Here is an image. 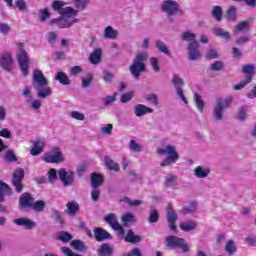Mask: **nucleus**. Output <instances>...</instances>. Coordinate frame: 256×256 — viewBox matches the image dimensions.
I'll use <instances>...</instances> for the list:
<instances>
[{
  "instance_id": "1",
  "label": "nucleus",
  "mask_w": 256,
  "mask_h": 256,
  "mask_svg": "<svg viewBox=\"0 0 256 256\" xmlns=\"http://www.w3.org/2000/svg\"><path fill=\"white\" fill-rule=\"evenodd\" d=\"M32 85L37 93V97L39 99H47V97H51L52 92L51 88L49 87V81L43 75L41 70H34L33 78H32Z\"/></svg>"
},
{
  "instance_id": "12",
  "label": "nucleus",
  "mask_w": 256,
  "mask_h": 256,
  "mask_svg": "<svg viewBox=\"0 0 256 256\" xmlns=\"http://www.w3.org/2000/svg\"><path fill=\"white\" fill-rule=\"evenodd\" d=\"M25 177V171L23 169H17L12 175V184L15 187L16 193L23 191V179Z\"/></svg>"
},
{
  "instance_id": "64",
  "label": "nucleus",
  "mask_w": 256,
  "mask_h": 256,
  "mask_svg": "<svg viewBox=\"0 0 256 256\" xmlns=\"http://www.w3.org/2000/svg\"><path fill=\"white\" fill-rule=\"evenodd\" d=\"M224 64L222 61H215L214 63H212L210 65V69L211 71H221V69H223Z\"/></svg>"
},
{
  "instance_id": "6",
  "label": "nucleus",
  "mask_w": 256,
  "mask_h": 256,
  "mask_svg": "<svg viewBox=\"0 0 256 256\" xmlns=\"http://www.w3.org/2000/svg\"><path fill=\"white\" fill-rule=\"evenodd\" d=\"M161 10L167 14L169 23H173L175 15H184L185 12L179 8V3L173 0H165L162 3Z\"/></svg>"
},
{
  "instance_id": "2",
  "label": "nucleus",
  "mask_w": 256,
  "mask_h": 256,
  "mask_svg": "<svg viewBox=\"0 0 256 256\" xmlns=\"http://www.w3.org/2000/svg\"><path fill=\"white\" fill-rule=\"evenodd\" d=\"M147 59H149V55L147 54V52H140L136 54L133 59L132 65H130L129 67V71L131 75H133V77L139 78L141 77L142 73H145L147 69V67L145 66Z\"/></svg>"
},
{
  "instance_id": "60",
  "label": "nucleus",
  "mask_w": 256,
  "mask_h": 256,
  "mask_svg": "<svg viewBox=\"0 0 256 256\" xmlns=\"http://www.w3.org/2000/svg\"><path fill=\"white\" fill-rule=\"evenodd\" d=\"M150 65H151L153 71H155V73H159V71H161V67L159 66V59H157L155 57H151Z\"/></svg>"
},
{
  "instance_id": "52",
  "label": "nucleus",
  "mask_w": 256,
  "mask_h": 256,
  "mask_svg": "<svg viewBox=\"0 0 256 256\" xmlns=\"http://www.w3.org/2000/svg\"><path fill=\"white\" fill-rule=\"evenodd\" d=\"M196 38H197V34L195 33H191L189 31H185L182 33V40L187 41L188 43H193V41H197L195 40Z\"/></svg>"
},
{
  "instance_id": "31",
  "label": "nucleus",
  "mask_w": 256,
  "mask_h": 256,
  "mask_svg": "<svg viewBox=\"0 0 256 256\" xmlns=\"http://www.w3.org/2000/svg\"><path fill=\"white\" fill-rule=\"evenodd\" d=\"M121 221L124 227H129V225H133V223H137V218L134 214L126 213L121 216Z\"/></svg>"
},
{
  "instance_id": "39",
  "label": "nucleus",
  "mask_w": 256,
  "mask_h": 256,
  "mask_svg": "<svg viewBox=\"0 0 256 256\" xmlns=\"http://www.w3.org/2000/svg\"><path fill=\"white\" fill-rule=\"evenodd\" d=\"M178 177L174 174H168L164 177V185L166 187H173L177 183Z\"/></svg>"
},
{
  "instance_id": "44",
  "label": "nucleus",
  "mask_w": 256,
  "mask_h": 256,
  "mask_svg": "<svg viewBox=\"0 0 256 256\" xmlns=\"http://www.w3.org/2000/svg\"><path fill=\"white\" fill-rule=\"evenodd\" d=\"M195 211H197V203H190L188 206L183 207L180 213H182V215H189L195 213Z\"/></svg>"
},
{
  "instance_id": "59",
  "label": "nucleus",
  "mask_w": 256,
  "mask_h": 256,
  "mask_svg": "<svg viewBox=\"0 0 256 256\" xmlns=\"http://www.w3.org/2000/svg\"><path fill=\"white\" fill-rule=\"evenodd\" d=\"M237 119L238 121H245V119H247V106H243L239 109Z\"/></svg>"
},
{
  "instance_id": "3",
  "label": "nucleus",
  "mask_w": 256,
  "mask_h": 256,
  "mask_svg": "<svg viewBox=\"0 0 256 256\" xmlns=\"http://www.w3.org/2000/svg\"><path fill=\"white\" fill-rule=\"evenodd\" d=\"M16 59L19 64L20 71L24 77L29 75V68L31 67V59L29 58V54L25 50V44H18V52L16 53Z\"/></svg>"
},
{
  "instance_id": "37",
  "label": "nucleus",
  "mask_w": 256,
  "mask_h": 256,
  "mask_svg": "<svg viewBox=\"0 0 256 256\" xmlns=\"http://www.w3.org/2000/svg\"><path fill=\"white\" fill-rule=\"evenodd\" d=\"M65 5H67V3L61 1V0H56L52 3V9H54V11H57V13H59L60 15H62L65 11Z\"/></svg>"
},
{
  "instance_id": "63",
  "label": "nucleus",
  "mask_w": 256,
  "mask_h": 256,
  "mask_svg": "<svg viewBox=\"0 0 256 256\" xmlns=\"http://www.w3.org/2000/svg\"><path fill=\"white\" fill-rule=\"evenodd\" d=\"M60 251H61V253H63V255H65V256H81V255H79V254H77V253H74L73 250H71V248L65 247V246H62V247L60 248Z\"/></svg>"
},
{
  "instance_id": "43",
  "label": "nucleus",
  "mask_w": 256,
  "mask_h": 256,
  "mask_svg": "<svg viewBox=\"0 0 256 256\" xmlns=\"http://www.w3.org/2000/svg\"><path fill=\"white\" fill-rule=\"evenodd\" d=\"M226 19L227 21H235V19H237V7L230 6L226 11Z\"/></svg>"
},
{
  "instance_id": "9",
  "label": "nucleus",
  "mask_w": 256,
  "mask_h": 256,
  "mask_svg": "<svg viewBox=\"0 0 256 256\" xmlns=\"http://www.w3.org/2000/svg\"><path fill=\"white\" fill-rule=\"evenodd\" d=\"M58 177L63 187H71L75 184V172H73V170L61 168L58 170Z\"/></svg>"
},
{
  "instance_id": "25",
  "label": "nucleus",
  "mask_w": 256,
  "mask_h": 256,
  "mask_svg": "<svg viewBox=\"0 0 256 256\" xmlns=\"http://www.w3.org/2000/svg\"><path fill=\"white\" fill-rule=\"evenodd\" d=\"M134 113L136 117H143V115L153 113V108H149L143 104H138L134 107Z\"/></svg>"
},
{
  "instance_id": "36",
  "label": "nucleus",
  "mask_w": 256,
  "mask_h": 256,
  "mask_svg": "<svg viewBox=\"0 0 256 256\" xmlns=\"http://www.w3.org/2000/svg\"><path fill=\"white\" fill-rule=\"evenodd\" d=\"M118 35H119V33L117 32V30L113 29V27H111V26H107L104 29V38L105 39H117Z\"/></svg>"
},
{
  "instance_id": "22",
  "label": "nucleus",
  "mask_w": 256,
  "mask_h": 256,
  "mask_svg": "<svg viewBox=\"0 0 256 256\" xmlns=\"http://www.w3.org/2000/svg\"><path fill=\"white\" fill-rule=\"evenodd\" d=\"M34 200L35 198H33L31 194L23 193L22 196L20 197L19 205L24 209H31Z\"/></svg>"
},
{
  "instance_id": "50",
  "label": "nucleus",
  "mask_w": 256,
  "mask_h": 256,
  "mask_svg": "<svg viewBox=\"0 0 256 256\" xmlns=\"http://www.w3.org/2000/svg\"><path fill=\"white\" fill-rule=\"evenodd\" d=\"M129 149L134 153H141V151H143V146L137 143V141L131 139L129 142Z\"/></svg>"
},
{
  "instance_id": "27",
  "label": "nucleus",
  "mask_w": 256,
  "mask_h": 256,
  "mask_svg": "<svg viewBox=\"0 0 256 256\" xmlns=\"http://www.w3.org/2000/svg\"><path fill=\"white\" fill-rule=\"evenodd\" d=\"M209 173H211V169L208 167L197 166L194 169V175L198 179H205L206 177H209Z\"/></svg>"
},
{
  "instance_id": "13",
  "label": "nucleus",
  "mask_w": 256,
  "mask_h": 256,
  "mask_svg": "<svg viewBox=\"0 0 256 256\" xmlns=\"http://www.w3.org/2000/svg\"><path fill=\"white\" fill-rule=\"evenodd\" d=\"M5 195H13V190L7 185V183L0 181V203L5 201ZM7 225V218L0 216V226Z\"/></svg>"
},
{
  "instance_id": "49",
  "label": "nucleus",
  "mask_w": 256,
  "mask_h": 256,
  "mask_svg": "<svg viewBox=\"0 0 256 256\" xmlns=\"http://www.w3.org/2000/svg\"><path fill=\"white\" fill-rule=\"evenodd\" d=\"M157 221H159V211L155 208H151L148 223H157Z\"/></svg>"
},
{
  "instance_id": "17",
  "label": "nucleus",
  "mask_w": 256,
  "mask_h": 256,
  "mask_svg": "<svg viewBox=\"0 0 256 256\" xmlns=\"http://www.w3.org/2000/svg\"><path fill=\"white\" fill-rule=\"evenodd\" d=\"M166 219L171 231H177V225H175V223H177L179 216L173 211V206L171 204H168L167 206Z\"/></svg>"
},
{
  "instance_id": "20",
  "label": "nucleus",
  "mask_w": 256,
  "mask_h": 256,
  "mask_svg": "<svg viewBox=\"0 0 256 256\" xmlns=\"http://www.w3.org/2000/svg\"><path fill=\"white\" fill-rule=\"evenodd\" d=\"M80 209L81 206L79 203H77V201H69L66 204L65 214L69 215L70 217H75L77 213H79Z\"/></svg>"
},
{
  "instance_id": "53",
  "label": "nucleus",
  "mask_w": 256,
  "mask_h": 256,
  "mask_svg": "<svg viewBox=\"0 0 256 256\" xmlns=\"http://www.w3.org/2000/svg\"><path fill=\"white\" fill-rule=\"evenodd\" d=\"M51 17V12H49V8H43L39 10V19L42 23H45L47 19Z\"/></svg>"
},
{
  "instance_id": "16",
  "label": "nucleus",
  "mask_w": 256,
  "mask_h": 256,
  "mask_svg": "<svg viewBox=\"0 0 256 256\" xmlns=\"http://www.w3.org/2000/svg\"><path fill=\"white\" fill-rule=\"evenodd\" d=\"M104 221L110 225V227L114 231H119L121 235H125V230L123 229V226L119 224V220H117V215L115 213H109L104 217Z\"/></svg>"
},
{
  "instance_id": "62",
  "label": "nucleus",
  "mask_w": 256,
  "mask_h": 256,
  "mask_svg": "<svg viewBox=\"0 0 256 256\" xmlns=\"http://www.w3.org/2000/svg\"><path fill=\"white\" fill-rule=\"evenodd\" d=\"M49 183H54L57 181V170L52 168L47 173Z\"/></svg>"
},
{
  "instance_id": "47",
  "label": "nucleus",
  "mask_w": 256,
  "mask_h": 256,
  "mask_svg": "<svg viewBox=\"0 0 256 256\" xmlns=\"http://www.w3.org/2000/svg\"><path fill=\"white\" fill-rule=\"evenodd\" d=\"M70 245L74 247L76 251H87V246H85V243L81 240H73Z\"/></svg>"
},
{
  "instance_id": "41",
  "label": "nucleus",
  "mask_w": 256,
  "mask_h": 256,
  "mask_svg": "<svg viewBox=\"0 0 256 256\" xmlns=\"http://www.w3.org/2000/svg\"><path fill=\"white\" fill-rule=\"evenodd\" d=\"M155 47L156 49H158V51H160V53H164V55H169V47L162 40H156Z\"/></svg>"
},
{
  "instance_id": "45",
  "label": "nucleus",
  "mask_w": 256,
  "mask_h": 256,
  "mask_svg": "<svg viewBox=\"0 0 256 256\" xmlns=\"http://www.w3.org/2000/svg\"><path fill=\"white\" fill-rule=\"evenodd\" d=\"M73 239V235L67 231H61L58 233V240L62 241V243H69Z\"/></svg>"
},
{
  "instance_id": "29",
  "label": "nucleus",
  "mask_w": 256,
  "mask_h": 256,
  "mask_svg": "<svg viewBox=\"0 0 256 256\" xmlns=\"http://www.w3.org/2000/svg\"><path fill=\"white\" fill-rule=\"evenodd\" d=\"M43 147H45V142L41 140L35 141L32 149L30 150V154L33 155V157H37V155H41V153H43Z\"/></svg>"
},
{
  "instance_id": "18",
  "label": "nucleus",
  "mask_w": 256,
  "mask_h": 256,
  "mask_svg": "<svg viewBox=\"0 0 256 256\" xmlns=\"http://www.w3.org/2000/svg\"><path fill=\"white\" fill-rule=\"evenodd\" d=\"M11 65H13V56L11 55V53L6 52L2 54V56L0 57V66L2 67V69L10 73L12 69Z\"/></svg>"
},
{
  "instance_id": "28",
  "label": "nucleus",
  "mask_w": 256,
  "mask_h": 256,
  "mask_svg": "<svg viewBox=\"0 0 256 256\" xmlns=\"http://www.w3.org/2000/svg\"><path fill=\"white\" fill-rule=\"evenodd\" d=\"M181 231L189 233V231H195L197 229V222L193 220L183 221L179 224Z\"/></svg>"
},
{
  "instance_id": "55",
  "label": "nucleus",
  "mask_w": 256,
  "mask_h": 256,
  "mask_svg": "<svg viewBox=\"0 0 256 256\" xmlns=\"http://www.w3.org/2000/svg\"><path fill=\"white\" fill-rule=\"evenodd\" d=\"M145 99L148 101V103H151V105H154L155 107L159 105V96H157V94H148L146 95Z\"/></svg>"
},
{
  "instance_id": "42",
  "label": "nucleus",
  "mask_w": 256,
  "mask_h": 256,
  "mask_svg": "<svg viewBox=\"0 0 256 256\" xmlns=\"http://www.w3.org/2000/svg\"><path fill=\"white\" fill-rule=\"evenodd\" d=\"M30 209H33V211H36L37 213H41L45 209V201L43 200H38V201H33L32 206Z\"/></svg>"
},
{
  "instance_id": "56",
  "label": "nucleus",
  "mask_w": 256,
  "mask_h": 256,
  "mask_svg": "<svg viewBox=\"0 0 256 256\" xmlns=\"http://www.w3.org/2000/svg\"><path fill=\"white\" fill-rule=\"evenodd\" d=\"M206 59H219V52L215 48H209L205 54Z\"/></svg>"
},
{
  "instance_id": "51",
  "label": "nucleus",
  "mask_w": 256,
  "mask_h": 256,
  "mask_svg": "<svg viewBox=\"0 0 256 256\" xmlns=\"http://www.w3.org/2000/svg\"><path fill=\"white\" fill-rule=\"evenodd\" d=\"M104 107H109L117 101V93H114V95L106 96L102 99Z\"/></svg>"
},
{
  "instance_id": "23",
  "label": "nucleus",
  "mask_w": 256,
  "mask_h": 256,
  "mask_svg": "<svg viewBox=\"0 0 256 256\" xmlns=\"http://www.w3.org/2000/svg\"><path fill=\"white\" fill-rule=\"evenodd\" d=\"M104 165L109 171H115V173H119L121 171L119 163L111 159L110 156H104Z\"/></svg>"
},
{
  "instance_id": "24",
  "label": "nucleus",
  "mask_w": 256,
  "mask_h": 256,
  "mask_svg": "<svg viewBox=\"0 0 256 256\" xmlns=\"http://www.w3.org/2000/svg\"><path fill=\"white\" fill-rule=\"evenodd\" d=\"M98 256H113V248L111 244L103 243L96 250Z\"/></svg>"
},
{
  "instance_id": "33",
  "label": "nucleus",
  "mask_w": 256,
  "mask_h": 256,
  "mask_svg": "<svg viewBox=\"0 0 256 256\" xmlns=\"http://www.w3.org/2000/svg\"><path fill=\"white\" fill-rule=\"evenodd\" d=\"M103 175L97 174V173H92L91 175V186L99 188L101 185H103Z\"/></svg>"
},
{
  "instance_id": "40",
  "label": "nucleus",
  "mask_w": 256,
  "mask_h": 256,
  "mask_svg": "<svg viewBox=\"0 0 256 256\" xmlns=\"http://www.w3.org/2000/svg\"><path fill=\"white\" fill-rule=\"evenodd\" d=\"M194 103L198 109V111H200V113H202V111L205 109V101H203V98L201 97V95L195 93L194 94Z\"/></svg>"
},
{
  "instance_id": "8",
  "label": "nucleus",
  "mask_w": 256,
  "mask_h": 256,
  "mask_svg": "<svg viewBox=\"0 0 256 256\" xmlns=\"http://www.w3.org/2000/svg\"><path fill=\"white\" fill-rule=\"evenodd\" d=\"M166 246L170 249H181L182 253H189L191 251V247L185 241V238H181L178 236H167L166 239Z\"/></svg>"
},
{
  "instance_id": "30",
  "label": "nucleus",
  "mask_w": 256,
  "mask_h": 256,
  "mask_svg": "<svg viewBox=\"0 0 256 256\" xmlns=\"http://www.w3.org/2000/svg\"><path fill=\"white\" fill-rule=\"evenodd\" d=\"M213 34L216 37H221V39H224V41H231V33L225 31L223 28H214L213 29Z\"/></svg>"
},
{
  "instance_id": "26",
  "label": "nucleus",
  "mask_w": 256,
  "mask_h": 256,
  "mask_svg": "<svg viewBox=\"0 0 256 256\" xmlns=\"http://www.w3.org/2000/svg\"><path fill=\"white\" fill-rule=\"evenodd\" d=\"M102 53L103 50H101V48H94L89 57L90 63H92V65H99V63H101Z\"/></svg>"
},
{
  "instance_id": "57",
  "label": "nucleus",
  "mask_w": 256,
  "mask_h": 256,
  "mask_svg": "<svg viewBox=\"0 0 256 256\" xmlns=\"http://www.w3.org/2000/svg\"><path fill=\"white\" fill-rule=\"evenodd\" d=\"M51 218L56 221V223H59L60 225H63L65 222L63 221V217L61 216V212L59 210H52Z\"/></svg>"
},
{
  "instance_id": "34",
  "label": "nucleus",
  "mask_w": 256,
  "mask_h": 256,
  "mask_svg": "<svg viewBox=\"0 0 256 256\" xmlns=\"http://www.w3.org/2000/svg\"><path fill=\"white\" fill-rule=\"evenodd\" d=\"M125 241H127V243H132V244L141 243V236H137L135 235V232H133V230H129L126 233Z\"/></svg>"
},
{
  "instance_id": "35",
  "label": "nucleus",
  "mask_w": 256,
  "mask_h": 256,
  "mask_svg": "<svg viewBox=\"0 0 256 256\" xmlns=\"http://www.w3.org/2000/svg\"><path fill=\"white\" fill-rule=\"evenodd\" d=\"M55 79L56 81H58V83H61V85H71V80L69 79V76H67V74H65L64 72H57Z\"/></svg>"
},
{
  "instance_id": "54",
  "label": "nucleus",
  "mask_w": 256,
  "mask_h": 256,
  "mask_svg": "<svg viewBox=\"0 0 256 256\" xmlns=\"http://www.w3.org/2000/svg\"><path fill=\"white\" fill-rule=\"evenodd\" d=\"M252 80L253 78L251 76H246V79L240 82L239 84L234 85L233 89L235 91H241V89H243L246 85H249V83H251Z\"/></svg>"
},
{
  "instance_id": "32",
  "label": "nucleus",
  "mask_w": 256,
  "mask_h": 256,
  "mask_svg": "<svg viewBox=\"0 0 256 256\" xmlns=\"http://www.w3.org/2000/svg\"><path fill=\"white\" fill-rule=\"evenodd\" d=\"M211 16L215 21L221 23V21H223V8H221V6H213Z\"/></svg>"
},
{
  "instance_id": "58",
  "label": "nucleus",
  "mask_w": 256,
  "mask_h": 256,
  "mask_svg": "<svg viewBox=\"0 0 256 256\" xmlns=\"http://www.w3.org/2000/svg\"><path fill=\"white\" fill-rule=\"evenodd\" d=\"M134 96H135L134 92L124 93V94L121 95L120 103H129V101H131Z\"/></svg>"
},
{
  "instance_id": "19",
  "label": "nucleus",
  "mask_w": 256,
  "mask_h": 256,
  "mask_svg": "<svg viewBox=\"0 0 256 256\" xmlns=\"http://www.w3.org/2000/svg\"><path fill=\"white\" fill-rule=\"evenodd\" d=\"M14 225H18V227H24L25 229H35L37 227V224L33 222L29 218H16L13 220Z\"/></svg>"
},
{
  "instance_id": "48",
  "label": "nucleus",
  "mask_w": 256,
  "mask_h": 256,
  "mask_svg": "<svg viewBox=\"0 0 256 256\" xmlns=\"http://www.w3.org/2000/svg\"><path fill=\"white\" fill-rule=\"evenodd\" d=\"M90 0H73V5L76 9H79L80 11H84V9H87V5H89Z\"/></svg>"
},
{
  "instance_id": "38",
  "label": "nucleus",
  "mask_w": 256,
  "mask_h": 256,
  "mask_svg": "<svg viewBox=\"0 0 256 256\" xmlns=\"http://www.w3.org/2000/svg\"><path fill=\"white\" fill-rule=\"evenodd\" d=\"M224 251L228 253V255H234L237 253V246L235 245V240H229L224 248Z\"/></svg>"
},
{
  "instance_id": "15",
  "label": "nucleus",
  "mask_w": 256,
  "mask_h": 256,
  "mask_svg": "<svg viewBox=\"0 0 256 256\" xmlns=\"http://www.w3.org/2000/svg\"><path fill=\"white\" fill-rule=\"evenodd\" d=\"M201 45L197 41L190 42L187 46L189 61H199L201 59V51L199 50Z\"/></svg>"
},
{
  "instance_id": "5",
  "label": "nucleus",
  "mask_w": 256,
  "mask_h": 256,
  "mask_svg": "<svg viewBox=\"0 0 256 256\" xmlns=\"http://www.w3.org/2000/svg\"><path fill=\"white\" fill-rule=\"evenodd\" d=\"M233 103V97H228L226 99L217 98L215 105L213 107L212 115L215 121H223V115L227 107Z\"/></svg>"
},
{
  "instance_id": "14",
  "label": "nucleus",
  "mask_w": 256,
  "mask_h": 256,
  "mask_svg": "<svg viewBox=\"0 0 256 256\" xmlns=\"http://www.w3.org/2000/svg\"><path fill=\"white\" fill-rule=\"evenodd\" d=\"M255 21V18H248L245 21L239 22L233 29L234 37H239L241 33H247L251 31V23Z\"/></svg>"
},
{
  "instance_id": "11",
  "label": "nucleus",
  "mask_w": 256,
  "mask_h": 256,
  "mask_svg": "<svg viewBox=\"0 0 256 256\" xmlns=\"http://www.w3.org/2000/svg\"><path fill=\"white\" fill-rule=\"evenodd\" d=\"M43 161H45V163H63L65 161V157L59 147H54L51 154H45L43 156Z\"/></svg>"
},
{
  "instance_id": "46",
  "label": "nucleus",
  "mask_w": 256,
  "mask_h": 256,
  "mask_svg": "<svg viewBox=\"0 0 256 256\" xmlns=\"http://www.w3.org/2000/svg\"><path fill=\"white\" fill-rule=\"evenodd\" d=\"M32 99H33V97H29V99H27L28 105L34 111H39L41 109V105L43 104V102L41 100H33V101H31Z\"/></svg>"
},
{
  "instance_id": "4",
  "label": "nucleus",
  "mask_w": 256,
  "mask_h": 256,
  "mask_svg": "<svg viewBox=\"0 0 256 256\" xmlns=\"http://www.w3.org/2000/svg\"><path fill=\"white\" fill-rule=\"evenodd\" d=\"M79 11H81L79 8L74 9L66 7L60 17V29H69L71 26L75 25V23H79V19L75 18Z\"/></svg>"
},
{
  "instance_id": "7",
  "label": "nucleus",
  "mask_w": 256,
  "mask_h": 256,
  "mask_svg": "<svg viewBox=\"0 0 256 256\" xmlns=\"http://www.w3.org/2000/svg\"><path fill=\"white\" fill-rule=\"evenodd\" d=\"M157 153L158 155H168L167 158L160 163V167H169V165H173L179 161V153L175 150V146L168 145L164 149H158Z\"/></svg>"
},
{
  "instance_id": "21",
  "label": "nucleus",
  "mask_w": 256,
  "mask_h": 256,
  "mask_svg": "<svg viewBox=\"0 0 256 256\" xmlns=\"http://www.w3.org/2000/svg\"><path fill=\"white\" fill-rule=\"evenodd\" d=\"M94 237L98 242L112 239V236L109 234V232H107V230L99 227L94 228Z\"/></svg>"
},
{
  "instance_id": "10",
  "label": "nucleus",
  "mask_w": 256,
  "mask_h": 256,
  "mask_svg": "<svg viewBox=\"0 0 256 256\" xmlns=\"http://www.w3.org/2000/svg\"><path fill=\"white\" fill-rule=\"evenodd\" d=\"M172 85H174V89L176 90V93L178 97L187 105V98L185 97V94L183 92V85H185V82L183 81V78H180L178 74H174L171 79Z\"/></svg>"
},
{
  "instance_id": "61",
  "label": "nucleus",
  "mask_w": 256,
  "mask_h": 256,
  "mask_svg": "<svg viewBox=\"0 0 256 256\" xmlns=\"http://www.w3.org/2000/svg\"><path fill=\"white\" fill-rule=\"evenodd\" d=\"M100 197H101V190L99 188H97V187H93V189L91 191V199H92V201L97 203V201H99Z\"/></svg>"
}]
</instances>
